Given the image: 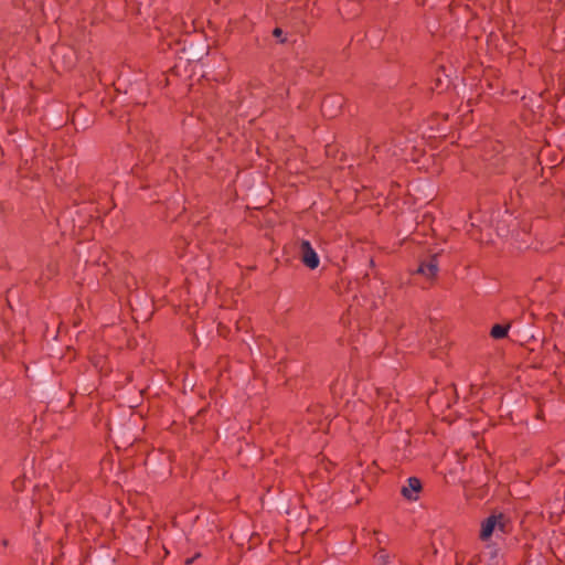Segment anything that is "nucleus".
I'll return each instance as SVG.
<instances>
[{
	"label": "nucleus",
	"mask_w": 565,
	"mask_h": 565,
	"mask_svg": "<svg viewBox=\"0 0 565 565\" xmlns=\"http://www.w3.org/2000/svg\"><path fill=\"white\" fill-rule=\"evenodd\" d=\"M335 104L338 105V109H340L343 104L342 98L333 95L324 97L323 100L321 102V111L323 116H329L330 118L335 117L337 111L329 110V108Z\"/></svg>",
	"instance_id": "39448f33"
},
{
	"label": "nucleus",
	"mask_w": 565,
	"mask_h": 565,
	"mask_svg": "<svg viewBox=\"0 0 565 565\" xmlns=\"http://www.w3.org/2000/svg\"><path fill=\"white\" fill-rule=\"evenodd\" d=\"M299 256L301 263L309 269L313 270L319 267L320 258L311 243L302 239L299 246Z\"/></svg>",
	"instance_id": "f257e3e1"
},
{
	"label": "nucleus",
	"mask_w": 565,
	"mask_h": 565,
	"mask_svg": "<svg viewBox=\"0 0 565 565\" xmlns=\"http://www.w3.org/2000/svg\"><path fill=\"white\" fill-rule=\"evenodd\" d=\"M448 87V83H445L444 79L440 76H436L434 79V86L430 88L433 92L438 90L440 93L445 88Z\"/></svg>",
	"instance_id": "6e6552de"
},
{
	"label": "nucleus",
	"mask_w": 565,
	"mask_h": 565,
	"mask_svg": "<svg viewBox=\"0 0 565 565\" xmlns=\"http://www.w3.org/2000/svg\"><path fill=\"white\" fill-rule=\"evenodd\" d=\"M497 518V530L502 532L503 534L509 533V526L511 525L510 519L504 513L495 514Z\"/></svg>",
	"instance_id": "0eeeda50"
},
{
	"label": "nucleus",
	"mask_w": 565,
	"mask_h": 565,
	"mask_svg": "<svg viewBox=\"0 0 565 565\" xmlns=\"http://www.w3.org/2000/svg\"><path fill=\"white\" fill-rule=\"evenodd\" d=\"M423 490V484L419 478L409 477L406 484L402 487L401 494L408 501H416Z\"/></svg>",
	"instance_id": "7ed1b4c3"
},
{
	"label": "nucleus",
	"mask_w": 565,
	"mask_h": 565,
	"mask_svg": "<svg viewBox=\"0 0 565 565\" xmlns=\"http://www.w3.org/2000/svg\"><path fill=\"white\" fill-rule=\"evenodd\" d=\"M510 327H511L510 323H507V324L495 323V324H493L491 330H490L491 338H493L495 340H501V339L507 338L508 337V332L510 330Z\"/></svg>",
	"instance_id": "423d86ee"
},
{
	"label": "nucleus",
	"mask_w": 565,
	"mask_h": 565,
	"mask_svg": "<svg viewBox=\"0 0 565 565\" xmlns=\"http://www.w3.org/2000/svg\"><path fill=\"white\" fill-rule=\"evenodd\" d=\"M273 36L276 38L281 44L287 42V38L284 35V31L280 28H275L273 30Z\"/></svg>",
	"instance_id": "1a4fd4ad"
},
{
	"label": "nucleus",
	"mask_w": 565,
	"mask_h": 565,
	"mask_svg": "<svg viewBox=\"0 0 565 565\" xmlns=\"http://www.w3.org/2000/svg\"><path fill=\"white\" fill-rule=\"evenodd\" d=\"M497 518L495 514L489 515L481 522L479 539L483 542L491 539L494 531L497 530Z\"/></svg>",
	"instance_id": "20e7f679"
},
{
	"label": "nucleus",
	"mask_w": 565,
	"mask_h": 565,
	"mask_svg": "<svg viewBox=\"0 0 565 565\" xmlns=\"http://www.w3.org/2000/svg\"><path fill=\"white\" fill-rule=\"evenodd\" d=\"M1 544H2L3 546H8L9 541H8L7 539H3V540L1 541Z\"/></svg>",
	"instance_id": "f8f14e48"
},
{
	"label": "nucleus",
	"mask_w": 565,
	"mask_h": 565,
	"mask_svg": "<svg viewBox=\"0 0 565 565\" xmlns=\"http://www.w3.org/2000/svg\"><path fill=\"white\" fill-rule=\"evenodd\" d=\"M202 556L201 552H196L193 556L188 557L184 561L185 565H192L196 559H199Z\"/></svg>",
	"instance_id": "9d476101"
},
{
	"label": "nucleus",
	"mask_w": 565,
	"mask_h": 565,
	"mask_svg": "<svg viewBox=\"0 0 565 565\" xmlns=\"http://www.w3.org/2000/svg\"><path fill=\"white\" fill-rule=\"evenodd\" d=\"M379 559L382 564H387L388 563V555L384 553V551H381L380 552V555H379Z\"/></svg>",
	"instance_id": "9b49d317"
},
{
	"label": "nucleus",
	"mask_w": 565,
	"mask_h": 565,
	"mask_svg": "<svg viewBox=\"0 0 565 565\" xmlns=\"http://www.w3.org/2000/svg\"><path fill=\"white\" fill-rule=\"evenodd\" d=\"M439 254L435 253L429 255L426 259H423L419 263V266L416 270L417 274L425 276L428 279H433L437 277L439 271Z\"/></svg>",
	"instance_id": "f03ea898"
}]
</instances>
